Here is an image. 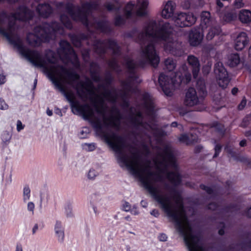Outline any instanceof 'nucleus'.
<instances>
[{"mask_svg": "<svg viewBox=\"0 0 251 251\" xmlns=\"http://www.w3.org/2000/svg\"><path fill=\"white\" fill-rule=\"evenodd\" d=\"M245 68L249 72V73H251V64L247 63L245 65Z\"/></svg>", "mask_w": 251, "mask_h": 251, "instance_id": "obj_64", "label": "nucleus"}, {"mask_svg": "<svg viewBox=\"0 0 251 251\" xmlns=\"http://www.w3.org/2000/svg\"><path fill=\"white\" fill-rule=\"evenodd\" d=\"M221 31V29L219 25H212L206 35L207 39L208 40H212L215 35H219Z\"/></svg>", "mask_w": 251, "mask_h": 251, "instance_id": "obj_29", "label": "nucleus"}, {"mask_svg": "<svg viewBox=\"0 0 251 251\" xmlns=\"http://www.w3.org/2000/svg\"><path fill=\"white\" fill-rule=\"evenodd\" d=\"M104 6L107 9V10L109 11H111L112 10H114L116 12H118L120 9V7H117L115 5H114L113 4H112L109 2H106L104 4Z\"/></svg>", "mask_w": 251, "mask_h": 251, "instance_id": "obj_40", "label": "nucleus"}, {"mask_svg": "<svg viewBox=\"0 0 251 251\" xmlns=\"http://www.w3.org/2000/svg\"><path fill=\"white\" fill-rule=\"evenodd\" d=\"M200 188L206 192V193L209 195L213 196L214 194L213 189L210 187L205 186L204 184H201Z\"/></svg>", "mask_w": 251, "mask_h": 251, "instance_id": "obj_47", "label": "nucleus"}, {"mask_svg": "<svg viewBox=\"0 0 251 251\" xmlns=\"http://www.w3.org/2000/svg\"><path fill=\"white\" fill-rule=\"evenodd\" d=\"M158 238L159 241L164 242L167 241V236L165 234L161 233L158 236Z\"/></svg>", "mask_w": 251, "mask_h": 251, "instance_id": "obj_57", "label": "nucleus"}, {"mask_svg": "<svg viewBox=\"0 0 251 251\" xmlns=\"http://www.w3.org/2000/svg\"><path fill=\"white\" fill-rule=\"evenodd\" d=\"M70 38L73 45L76 47H81L82 46V42L84 41L88 45L93 46L95 52L103 59L104 58L107 49L111 50L112 57L107 61L108 65L118 74L122 72L118 59L121 55V48L115 40L108 39L101 40L95 37L90 39L91 36L84 33L73 34L70 36Z\"/></svg>", "mask_w": 251, "mask_h": 251, "instance_id": "obj_3", "label": "nucleus"}, {"mask_svg": "<svg viewBox=\"0 0 251 251\" xmlns=\"http://www.w3.org/2000/svg\"><path fill=\"white\" fill-rule=\"evenodd\" d=\"M65 210L67 217L71 218L73 217V213L72 212V207L70 204H68L65 206Z\"/></svg>", "mask_w": 251, "mask_h": 251, "instance_id": "obj_46", "label": "nucleus"}, {"mask_svg": "<svg viewBox=\"0 0 251 251\" xmlns=\"http://www.w3.org/2000/svg\"><path fill=\"white\" fill-rule=\"evenodd\" d=\"M214 127L216 130L221 134H224L225 132V128L224 126L220 123H216L214 124Z\"/></svg>", "mask_w": 251, "mask_h": 251, "instance_id": "obj_45", "label": "nucleus"}, {"mask_svg": "<svg viewBox=\"0 0 251 251\" xmlns=\"http://www.w3.org/2000/svg\"><path fill=\"white\" fill-rule=\"evenodd\" d=\"M225 150L228 155L232 158L234 160L236 161H239L241 162H248V159L247 157L244 156H242L239 153L235 151L231 147H226Z\"/></svg>", "mask_w": 251, "mask_h": 251, "instance_id": "obj_24", "label": "nucleus"}, {"mask_svg": "<svg viewBox=\"0 0 251 251\" xmlns=\"http://www.w3.org/2000/svg\"><path fill=\"white\" fill-rule=\"evenodd\" d=\"M98 175V173L95 170L91 169L88 173L87 176L89 179H93Z\"/></svg>", "mask_w": 251, "mask_h": 251, "instance_id": "obj_48", "label": "nucleus"}, {"mask_svg": "<svg viewBox=\"0 0 251 251\" xmlns=\"http://www.w3.org/2000/svg\"><path fill=\"white\" fill-rule=\"evenodd\" d=\"M139 8L136 11V15L138 16H144L147 14L146 9L148 6L149 1L148 0H137Z\"/></svg>", "mask_w": 251, "mask_h": 251, "instance_id": "obj_28", "label": "nucleus"}, {"mask_svg": "<svg viewBox=\"0 0 251 251\" xmlns=\"http://www.w3.org/2000/svg\"><path fill=\"white\" fill-rule=\"evenodd\" d=\"M6 81L5 76L2 74L0 75V85L3 84Z\"/></svg>", "mask_w": 251, "mask_h": 251, "instance_id": "obj_61", "label": "nucleus"}, {"mask_svg": "<svg viewBox=\"0 0 251 251\" xmlns=\"http://www.w3.org/2000/svg\"><path fill=\"white\" fill-rule=\"evenodd\" d=\"M34 208L35 205L33 202L30 201L27 203V209L28 211L31 212L33 214Z\"/></svg>", "mask_w": 251, "mask_h": 251, "instance_id": "obj_52", "label": "nucleus"}, {"mask_svg": "<svg viewBox=\"0 0 251 251\" xmlns=\"http://www.w3.org/2000/svg\"><path fill=\"white\" fill-rule=\"evenodd\" d=\"M198 136L195 133L182 134L178 138L179 142L185 143L187 145L197 143L198 141Z\"/></svg>", "mask_w": 251, "mask_h": 251, "instance_id": "obj_18", "label": "nucleus"}, {"mask_svg": "<svg viewBox=\"0 0 251 251\" xmlns=\"http://www.w3.org/2000/svg\"><path fill=\"white\" fill-rule=\"evenodd\" d=\"M204 3L203 0H184L182 6L185 9H188L191 7H202Z\"/></svg>", "mask_w": 251, "mask_h": 251, "instance_id": "obj_27", "label": "nucleus"}, {"mask_svg": "<svg viewBox=\"0 0 251 251\" xmlns=\"http://www.w3.org/2000/svg\"><path fill=\"white\" fill-rule=\"evenodd\" d=\"M40 207L42 208V202L46 201V203L48 202V201L50 199L49 194L47 193H41L40 196Z\"/></svg>", "mask_w": 251, "mask_h": 251, "instance_id": "obj_43", "label": "nucleus"}, {"mask_svg": "<svg viewBox=\"0 0 251 251\" xmlns=\"http://www.w3.org/2000/svg\"><path fill=\"white\" fill-rule=\"evenodd\" d=\"M164 156L161 160H156L155 163L157 164L158 168L161 169V171L167 170L171 166L175 169H177V164L175 156V149L170 145H166L163 148Z\"/></svg>", "mask_w": 251, "mask_h": 251, "instance_id": "obj_7", "label": "nucleus"}, {"mask_svg": "<svg viewBox=\"0 0 251 251\" xmlns=\"http://www.w3.org/2000/svg\"><path fill=\"white\" fill-rule=\"evenodd\" d=\"M96 112L97 113L101 115L102 116L103 124L106 126H112V127H118L119 125L113 121V117L111 118H108L106 115V110L103 107L101 108H99L97 107Z\"/></svg>", "mask_w": 251, "mask_h": 251, "instance_id": "obj_19", "label": "nucleus"}, {"mask_svg": "<svg viewBox=\"0 0 251 251\" xmlns=\"http://www.w3.org/2000/svg\"><path fill=\"white\" fill-rule=\"evenodd\" d=\"M249 41L250 39L246 32H239L234 40L235 49L238 51L243 50L248 45Z\"/></svg>", "mask_w": 251, "mask_h": 251, "instance_id": "obj_14", "label": "nucleus"}, {"mask_svg": "<svg viewBox=\"0 0 251 251\" xmlns=\"http://www.w3.org/2000/svg\"><path fill=\"white\" fill-rule=\"evenodd\" d=\"M244 5L245 4L243 2L242 0H234L233 2V6L234 8H241L243 7Z\"/></svg>", "mask_w": 251, "mask_h": 251, "instance_id": "obj_50", "label": "nucleus"}, {"mask_svg": "<svg viewBox=\"0 0 251 251\" xmlns=\"http://www.w3.org/2000/svg\"><path fill=\"white\" fill-rule=\"evenodd\" d=\"M82 54L84 59L86 60L89 56V50L88 49L85 50Z\"/></svg>", "mask_w": 251, "mask_h": 251, "instance_id": "obj_58", "label": "nucleus"}, {"mask_svg": "<svg viewBox=\"0 0 251 251\" xmlns=\"http://www.w3.org/2000/svg\"><path fill=\"white\" fill-rule=\"evenodd\" d=\"M59 49L58 52L61 57L67 63H71L75 67H79L80 63L78 57L71 44L65 40H61L59 42Z\"/></svg>", "mask_w": 251, "mask_h": 251, "instance_id": "obj_6", "label": "nucleus"}, {"mask_svg": "<svg viewBox=\"0 0 251 251\" xmlns=\"http://www.w3.org/2000/svg\"><path fill=\"white\" fill-rule=\"evenodd\" d=\"M219 16L226 22H230L234 21L237 17L236 14L234 12H226L224 14L219 13Z\"/></svg>", "mask_w": 251, "mask_h": 251, "instance_id": "obj_33", "label": "nucleus"}, {"mask_svg": "<svg viewBox=\"0 0 251 251\" xmlns=\"http://www.w3.org/2000/svg\"><path fill=\"white\" fill-rule=\"evenodd\" d=\"M132 38L141 46V58L135 61L129 57H124L123 65L126 69V79L122 84L126 91H130L134 83H139L138 69L147 65L157 67L160 58L155 49V45L163 47L164 50L176 56H181L184 53L181 42L173 39V29L170 24L162 20H150L144 27L143 31L133 28L126 34Z\"/></svg>", "mask_w": 251, "mask_h": 251, "instance_id": "obj_2", "label": "nucleus"}, {"mask_svg": "<svg viewBox=\"0 0 251 251\" xmlns=\"http://www.w3.org/2000/svg\"><path fill=\"white\" fill-rule=\"evenodd\" d=\"M98 87L99 89L102 90L101 94L104 98L113 104L116 103L118 99V94L116 89L112 88L111 90L108 89V86L105 83L99 84Z\"/></svg>", "mask_w": 251, "mask_h": 251, "instance_id": "obj_12", "label": "nucleus"}, {"mask_svg": "<svg viewBox=\"0 0 251 251\" xmlns=\"http://www.w3.org/2000/svg\"><path fill=\"white\" fill-rule=\"evenodd\" d=\"M68 102L70 103L72 111L75 114H80L83 118L88 121L95 130L98 136L115 152V156L118 163L121 167H126L131 174L139 179L144 188L147 190L152 198L158 203L160 208L166 213L167 217L174 223L175 227L178 233L183 237L184 243L190 240V233H193L191 227L188 232L185 230L180 219L178 210L174 206L170 197L160 194L158 188L154 183L160 182L164 187V189L173 194L177 200L180 196L176 188L181 182V176L177 172H167V178L173 184L171 186L166 182L162 175L159 173L151 170V161L148 160L146 166L142 169L139 168V160L141 156L137 152L132 153L133 160H130L124 151L125 145L124 138L114 133L110 134L103 129V125L99 118H93L94 111L92 108L87 103L80 104L75 100L74 94L68 92Z\"/></svg>", "mask_w": 251, "mask_h": 251, "instance_id": "obj_1", "label": "nucleus"}, {"mask_svg": "<svg viewBox=\"0 0 251 251\" xmlns=\"http://www.w3.org/2000/svg\"><path fill=\"white\" fill-rule=\"evenodd\" d=\"M36 10L39 16L44 18L49 17L53 11L50 5L46 3L38 4L36 7Z\"/></svg>", "mask_w": 251, "mask_h": 251, "instance_id": "obj_15", "label": "nucleus"}, {"mask_svg": "<svg viewBox=\"0 0 251 251\" xmlns=\"http://www.w3.org/2000/svg\"><path fill=\"white\" fill-rule=\"evenodd\" d=\"M222 146L220 144H216L214 148L215 153L213 156V158H216L219 155L221 151Z\"/></svg>", "mask_w": 251, "mask_h": 251, "instance_id": "obj_49", "label": "nucleus"}, {"mask_svg": "<svg viewBox=\"0 0 251 251\" xmlns=\"http://www.w3.org/2000/svg\"><path fill=\"white\" fill-rule=\"evenodd\" d=\"M51 58L46 56L47 60L49 63L52 64H55L56 62V58L55 57L54 55L53 54V53H51Z\"/></svg>", "mask_w": 251, "mask_h": 251, "instance_id": "obj_53", "label": "nucleus"}, {"mask_svg": "<svg viewBox=\"0 0 251 251\" xmlns=\"http://www.w3.org/2000/svg\"><path fill=\"white\" fill-rule=\"evenodd\" d=\"M164 69L171 72L174 71L176 67V62L172 58H168L164 61Z\"/></svg>", "mask_w": 251, "mask_h": 251, "instance_id": "obj_32", "label": "nucleus"}, {"mask_svg": "<svg viewBox=\"0 0 251 251\" xmlns=\"http://www.w3.org/2000/svg\"><path fill=\"white\" fill-rule=\"evenodd\" d=\"M123 209L126 212L129 211L131 209L130 205L128 202H125L123 204Z\"/></svg>", "mask_w": 251, "mask_h": 251, "instance_id": "obj_56", "label": "nucleus"}, {"mask_svg": "<svg viewBox=\"0 0 251 251\" xmlns=\"http://www.w3.org/2000/svg\"><path fill=\"white\" fill-rule=\"evenodd\" d=\"M38 228H39L38 225L37 224H35L34 226L32 228V234L34 235L36 233V232H37V231L38 229Z\"/></svg>", "mask_w": 251, "mask_h": 251, "instance_id": "obj_63", "label": "nucleus"}, {"mask_svg": "<svg viewBox=\"0 0 251 251\" xmlns=\"http://www.w3.org/2000/svg\"><path fill=\"white\" fill-rule=\"evenodd\" d=\"M95 26L97 29L104 33H109L112 30L108 22L105 19L96 21L95 22Z\"/></svg>", "mask_w": 251, "mask_h": 251, "instance_id": "obj_23", "label": "nucleus"}, {"mask_svg": "<svg viewBox=\"0 0 251 251\" xmlns=\"http://www.w3.org/2000/svg\"><path fill=\"white\" fill-rule=\"evenodd\" d=\"M130 210L131 213L133 215H138L139 213V212L137 210L135 205H134L133 208L131 209H130Z\"/></svg>", "mask_w": 251, "mask_h": 251, "instance_id": "obj_62", "label": "nucleus"}, {"mask_svg": "<svg viewBox=\"0 0 251 251\" xmlns=\"http://www.w3.org/2000/svg\"><path fill=\"white\" fill-rule=\"evenodd\" d=\"M134 3L130 1L126 6L125 8V15L126 19L130 18L132 16V10L134 7Z\"/></svg>", "mask_w": 251, "mask_h": 251, "instance_id": "obj_35", "label": "nucleus"}, {"mask_svg": "<svg viewBox=\"0 0 251 251\" xmlns=\"http://www.w3.org/2000/svg\"><path fill=\"white\" fill-rule=\"evenodd\" d=\"M216 5H217V12L218 13V15H219V13H221L220 12V8H222L224 6V4L220 0H216Z\"/></svg>", "mask_w": 251, "mask_h": 251, "instance_id": "obj_54", "label": "nucleus"}, {"mask_svg": "<svg viewBox=\"0 0 251 251\" xmlns=\"http://www.w3.org/2000/svg\"><path fill=\"white\" fill-rule=\"evenodd\" d=\"M240 62V58L238 53L231 54L228 57L227 64L230 67L237 66Z\"/></svg>", "mask_w": 251, "mask_h": 251, "instance_id": "obj_31", "label": "nucleus"}, {"mask_svg": "<svg viewBox=\"0 0 251 251\" xmlns=\"http://www.w3.org/2000/svg\"><path fill=\"white\" fill-rule=\"evenodd\" d=\"M183 81L182 75L178 72L172 73L170 76L161 73L158 77V82L161 88L168 96L171 95L173 91L179 87Z\"/></svg>", "mask_w": 251, "mask_h": 251, "instance_id": "obj_4", "label": "nucleus"}, {"mask_svg": "<svg viewBox=\"0 0 251 251\" xmlns=\"http://www.w3.org/2000/svg\"><path fill=\"white\" fill-rule=\"evenodd\" d=\"M54 230L58 241L60 243H63L65 237V229L62 223L60 221H56Z\"/></svg>", "mask_w": 251, "mask_h": 251, "instance_id": "obj_20", "label": "nucleus"}, {"mask_svg": "<svg viewBox=\"0 0 251 251\" xmlns=\"http://www.w3.org/2000/svg\"><path fill=\"white\" fill-rule=\"evenodd\" d=\"M113 80L112 73L110 71H106L104 74V83L109 87L112 83Z\"/></svg>", "mask_w": 251, "mask_h": 251, "instance_id": "obj_38", "label": "nucleus"}, {"mask_svg": "<svg viewBox=\"0 0 251 251\" xmlns=\"http://www.w3.org/2000/svg\"><path fill=\"white\" fill-rule=\"evenodd\" d=\"M190 240L185 243L189 251H205L202 246L200 233H190Z\"/></svg>", "mask_w": 251, "mask_h": 251, "instance_id": "obj_11", "label": "nucleus"}, {"mask_svg": "<svg viewBox=\"0 0 251 251\" xmlns=\"http://www.w3.org/2000/svg\"><path fill=\"white\" fill-rule=\"evenodd\" d=\"M251 121V115H247L243 119L242 123L240 125V126L243 127V128H246L249 125Z\"/></svg>", "mask_w": 251, "mask_h": 251, "instance_id": "obj_41", "label": "nucleus"}, {"mask_svg": "<svg viewBox=\"0 0 251 251\" xmlns=\"http://www.w3.org/2000/svg\"><path fill=\"white\" fill-rule=\"evenodd\" d=\"M112 110L116 113V115L113 116L111 115V116L109 117L108 118H111L113 117V120L114 121H115L117 125H119V126L118 127H115L116 128H119L120 127V122L122 119V115L120 111V110L115 106H113L112 107Z\"/></svg>", "mask_w": 251, "mask_h": 251, "instance_id": "obj_36", "label": "nucleus"}, {"mask_svg": "<svg viewBox=\"0 0 251 251\" xmlns=\"http://www.w3.org/2000/svg\"><path fill=\"white\" fill-rule=\"evenodd\" d=\"M173 19L176 26L183 27L193 25L196 22L197 18L192 13L181 12Z\"/></svg>", "mask_w": 251, "mask_h": 251, "instance_id": "obj_9", "label": "nucleus"}, {"mask_svg": "<svg viewBox=\"0 0 251 251\" xmlns=\"http://www.w3.org/2000/svg\"><path fill=\"white\" fill-rule=\"evenodd\" d=\"M197 89L198 95L196 89L193 87H190L186 91L184 101L186 106H193L203 102L204 97L207 95V91L202 80H199L197 81Z\"/></svg>", "mask_w": 251, "mask_h": 251, "instance_id": "obj_5", "label": "nucleus"}, {"mask_svg": "<svg viewBox=\"0 0 251 251\" xmlns=\"http://www.w3.org/2000/svg\"><path fill=\"white\" fill-rule=\"evenodd\" d=\"M207 209L212 210L219 211V213L222 218L228 216L230 214L237 209L235 204H230L227 206L221 208L220 205L215 202H210L207 206Z\"/></svg>", "mask_w": 251, "mask_h": 251, "instance_id": "obj_13", "label": "nucleus"}, {"mask_svg": "<svg viewBox=\"0 0 251 251\" xmlns=\"http://www.w3.org/2000/svg\"><path fill=\"white\" fill-rule=\"evenodd\" d=\"M30 189L28 185H25L23 188V200L25 203L30 198Z\"/></svg>", "mask_w": 251, "mask_h": 251, "instance_id": "obj_37", "label": "nucleus"}, {"mask_svg": "<svg viewBox=\"0 0 251 251\" xmlns=\"http://www.w3.org/2000/svg\"><path fill=\"white\" fill-rule=\"evenodd\" d=\"M132 124L134 130L132 133L136 139L139 138L141 140V146L142 147L144 154L146 156H148L151 154L150 149L148 145L143 141L141 137V133L140 131V128L143 126L142 121L138 120L137 118H133L131 120Z\"/></svg>", "mask_w": 251, "mask_h": 251, "instance_id": "obj_10", "label": "nucleus"}, {"mask_svg": "<svg viewBox=\"0 0 251 251\" xmlns=\"http://www.w3.org/2000/svg\"><path fill=\"white\" fill-rule=\"evenodd\" d=\"M202 39L200 29H192L189 33V42L191 46H196L199 45Z\"/></svg>", "mask_w": 251, "mask_h": 251, "instance_id": "obj_17", "label": "nucleus"}, {"mask_svg": "<svg viewBox=\"0 0 251 251\" xmlns=\"http://www.w3.org/2000/svg\"><path fill=\"white\" fill-rule=\"evenodd\" d=\"M90 75L92 79L96 82H100L101 81L100 76L98 73L99 66L98 64L95 62H92L90 63Z\"/></svg>", "mask_w": 251, "mask_h": 251, "instance_id": "obj_25", "label": "nucleus"}, {"mask_svg": "<svg viewBox=\"0 0 251 251\" xmlns=\"http://www.w3.org/2000/svg\"><path fill=\"white\" fill-rule=\"evenodd\" d=\"M11 134L7 131H4L1 136V139L2 140V146L3 147H5L10 143L11 139Z\"/></svg>", "mask_w": 251, "mask_h": 251, "instance_id": "obj_34", "label": "nucleus"}, {"mask_svg": "<svg viewBox=\"0 0 251 251\" xmlns=\"http://www.w3.org/2000/svg\"><path fill=\"white\" fill-rule=\"evenodd\" d=\"M151 214L155 217H158L159 215V212L157 209H153L151 212Z\"/></svg>", "mask_w": 251, "mask_h": 251, "instance_id": "obj_60", "label": "nucleus"}, {"mask_svg": "<svg viewBox=\"0 0 251 251\" xmlns=\"http://www.w3.org/2000/svg\"><path fill=\"white\" fill-rule=\"evenodd\" d=\"M187 61L189 65L192 68L194 78H197L200 70V64L199 59L195 56L190 55L187 57Z\"/></svg>", "mask_w": 251, "mask_h": 251, "instance_id": "obj_16", "label": "nucleus"}, {"mask_svg": "<svg viewBox=\"0 0 251 251\" xmlns=\"http://www.w3.org/2000/svg\"><path fill=\"white\" fill-rule=\"evenodd\" d=\"M82 148L87 151H92L96 149V145L94 143H84L82 144Z\"/></svg>", "mask_w": 251, "mask_h": 251, "instance_id": "obj_39", "label": "nucleus"}, {"mask_svg": "<svg viewBox=\"0 0 251 251\" xmlns=\"http://www.w3.org/2000/svg\"><path fill=\"white\" fill-rule=\"evenodd\" d=\"M214 72L216 76L219 85L226 88L230 82V79L228 73L221 62H217L214 65Z\"/></svg>", "mask_w": 251, "mask_h": 251, "instance_id": "obj_8", "label": "nucleus"}, {"mask_svg": "<svg viewBox=\"0 0 251 251\" xmlns=\"http://www.w3.org/2000/svg\"><path fill=\"white\" fill-rule=\"evenodd\" d=\"M90 133V129L88 127H83L79 133L80 138L84 139L87 137L88 134Z\"/></svg>", "mask_w": 251, "mask_h": 251, "instance_id": "obj_44", "label": "nucleus"}, {"mask_svg": "<svg viewBox=\"0 0 251 251\" xmlns=\"http://www.w3.org/2000/svg\"><path fill=\"white\" fill-rule=\"evenodd\" d=\"M240 21L244 24L251 23V11L247 9H241L238 14Z\"/></svg>", "mask_w": 251, "mask_h": 251, "instance_id": "obj_26", "label": "nucleus"}, {"mask_svg": "<svg viewBox=\"0 0 251 251\" xmlns=\"http://www.w3.org/2000/svg\"><path fill=\"white\" fill-rule=\"evenodd\" d=\"M175 3L172 1H168L162 11V16L165 19L171 18L174 14Z\"/></svg>", "mask_w": 251, "mask_h": 251, "instance_id": "obj_22", "label": "nucleus"}, {"mask_svg": "<svg viewBox=\"0 0 251 251\" xmlns=\"http://www.w3.org/2000/svg\"><path fill=\"white\" fill-rule=\"evenodd\" d=\"M201 24L204 25L205 27L210 26L212 24V20L210 13L208 11H203L201 15Z\"/></svg>", "mask_w": 251, "mask_h": 251, "instance_id": "obj_30", "label": "nucleus"}, {"mask_svg": "<svg viewBox=\"0 0 251 251\" xmlns=\"http://www.w3.org/2000/svg\"><path fill=\"white\" fill-rule=\"evenodd\" d=\"M8 108V104L3 100L0 99V109L1 110H6Z\"/></svg>", "mask_w": 251, "mask_h": 251, "instance_id": "obj_51", "label": "nucleus"}, {"mask_svg": "<svg viewBox=\"0 0 251 251\" xmlns=\"http://www.w3.org/2000/svg\"><path fill=\"white\" fill-rule=\"evenodd\" d=\"M126 22L125 19L121 15H117L114 19V24L116 26L124 25Z\"/></svg>", "mask_w": 251, "mask_h": 251, "instance_id": "obj_42", "label": "nucleus"}, {"mask_svg": "<svg viewBox=\"0 0 251 251\" xmlns=\"http://www.w3.org/2000/svg\"><path fill=\"white\" fill-rule=\"evenodd\" d=\"M146 109L150 115H153L154 112V104L152 100L148 93H145L142 96Z\"/></svg>", "mask_w": 251, "mask_h": 251, "instance_id": "obj_21", "label": "nucleus"}, {"mask_svg": "<svg viewBox=\"0 0 251 251\" xmlns=\"http://www.w3.org/2000/svg\"><path fill=\"white\" fill-rule=\"evenodd\" d=\"M203 147L201 145H198L195 148V152L196 153H199L202 151Z\"/></svg>", "mask_w": 251, "mask_h": 251, "instance_id": "obj_59", "label": "nucleus"}, {"mask_svg": "<svg viewBox=\"0 0 251 251\" xmlns=\"http://www.w3.org/2000/svg\"><path fill=\"white\" fill-rule=\"evenodd\" d=\"M25 127V126L22 124V123L21 121L18 120L17 122V130L18 131H20L21 130L23 129Z\"/></svg>", "mask_w": 251, "mask_h": 251, "instance_id": "obj_55", "label": "nucleus"}]
</instances>
